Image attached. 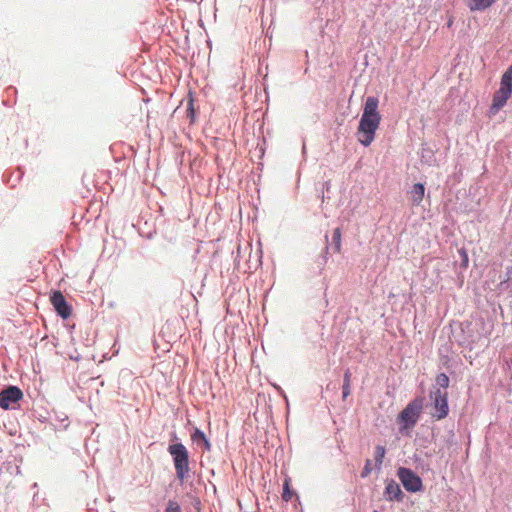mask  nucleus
Masks as SVG:
<instances>
[{"mask_svg": "<svg viewBox=\"0 0 512 512\" xmlns=\"http://www.w3.org/2000/svg\"><path fill=\"white\" fill-rule=\"evenodd\" d=\"M511 94L512 90L500 86V88L493 95L492 104L490 106V113L496 114L502 107H504Z\"/></svg>", "mask_w": 512, "mask_h": 512, "instance_id": "9d476101", "label": "nucleus"}, {"mask_svg": "<svg viewBox=\"0 0 512 512\" xmlns=\"http://www.w3.org/2000/svg\"><path fill=\"white\" fill-rule=\"evenodd\" d=\"M425 187L422 183H415L411 190V200L414 205H419L424 197Z\"/></svg>", "mask_w": 512, "mask_h": 512, "instance_id": "f8f14e48", "label": "nucleus"}, {"mask_svg": "<svg viewBox=\"0 0 512 512\" xmlns=\"http://www.w3.org/2000/svg\"><path fill=\"white\" fill-rule=\"evenodd\" d=\"M351 371L346 369L343 375L342 398L345 400L351 393Z\"/></svg>", "mask_w": 512, "mask_h": 512, "instance_id": "ddd939ff", "label": "nucleus"}, {"mask_svg": "<svg viewBox=\"0 0 512 512\" xmlns=\"http://www.w3.org/2000/svg\"><path fill=\"white\" fill-rule=\"evenodd\" d=\"M50 301L60 317L67 319L71 315V307L60 291H54L50 297Z\"/></svg>", "mask_w": 512, "mask_h": 512, "instance_id": "6e6552de", "label": "nucleus"}, {"mask_svg": "<svg viewBox=\"0 0 512 512\" xmlns=\"http://www.w3.org/2000/svg\"><path fill=\"white\" fill-rule=\"evenodd\" d=\"M386 449L384 446L378 445L375 448L374 460L375 468L381 470L383 459L385 457Z\"/></svg>", "mask_w": 512, "mask_h": 512, "instance_id": "4468645a", "label": "nucleus"}, {"mask_svg": "<svg viewBox=\"0 0 512 512\" xmlns=\"http://www.w3.org/2000/svg\"><path fill=\"white\" fill-rule=\"evenodd\" d=\"M201 444L204 446V449H206L208 451L210 450L211 444L206 437L202 440Z\"/></svg>", "mask_w": 512, "mask_h": 512, "instance_id": "5701e85b", "label": "nucleus"}, {"mask_svg": "<svg viewBox=\"0 0 512 512\" xmlns=\"http://www.w3.org/2000/svg\"><path fill=\"white\" fill-rule=\"evenodd\" d=\"M187 116L190 117L191 120L194 119V108H193V101L190 100L187 107Z\"/></svg>", "mask_w": 512, "mask_h": 512, "instance_id": "412c9836", "label": "nucleus"}, {"mask_svg": "<svg viewBox=\"0 0 512 512\" xmlns=\"http://www.w3.org/2000/svg\"><path fill=\"white\" fill-rule=\"evenodd\" d=\"M423 409V398L416 397L410 401L398 416V423L402 428H413Z\"/></svg>", "mask_w": 512, "mask_h": 512, "instance_id": "7ed1b4c3", "label": "nucleus"}, {"mask_svg": "<svg viewBox=\"0 0 512 512\" xmlns=\"http://www.w3.org/2000/svg\"><path fill=\"white\" fill-rule=\"evenodd\" d=\"M436 383L439 388H443V391H446L449 386V377L445 373H440L436 377Z\"/></svg>", "mask_w": 512, "mask_h": 512, "instance_id": "dca6fc26", "label": "nucleus"}, {"mask_svg": "<svg viewBox=\"0 0 512 512\" xmlns=\"http://www.w3.org/2000/svg\"><path fill=\"white\" fill-rule=\"evenodd\" d=\"M173 439H176V440L178 439L177 435L175 433L173 434Z\"/></svg>", "mask_w": 512, "mask_h": 512, "instance_id": "b1692460", "label": "nucleus"}, {"mask_svg": "<svg viewBox=\"0 0 512 512\" xmlns=\"http://www.w3.org/2000/svg\"><path fill=\"white\" fill-rule=\"evenodd\" d=\"M397 476L403 487L411 493L422 491L423 483L421 478L410 468L400 467Z\"/></svg>", "mask_w": 512, "mask_h": 512, "instance_id": "20e7f679", "label": "nucleus"}, {"mask_svg": "<svg viewBox=\"0 0 512 512\" xmlns=\"http://www.w3.org/2000/svg\"><path fill=\"white\" fill-rule=\"evenodd\" d=\"M341 229L339 227L335 228L333 230L332 234V243L331 248L333 249L334 253H339L341 251ZM330 249V245L327 244L324 248L323 255L319 257L318 260V267L320 268V271L323 269L325 264L327 263L328 257L327 253Z\"/></svg>", "mask_w": 512, "mask_h": 512, "instance_id": "0eeeda50", "label": "nucleus"}, {"mask_svg": "<svg viewBox=\"0 0 512 512\" xmlns=\"http://www.w3.org/2000/svg\"><path fill=\"white\" fill-rule=\"evenodd\" d=\"M470 11H484L491 7L497 0H466Z\"/></svg>", "mask_w": 512, "mask_h": 512, "instance_id": "9b49d317", "label": "nucleus"}, {"mask_svg": "<svg viewBox=\"0 0 512 512\" xmlns=\"http://www.w3.org/2000/svg\"><path fill=\"white\" fill-rule=\"evenodd\" d=\"M325 186L328 188V187H329V182H326V183H325Z\"/></svg>", "mask_w": 512, "mask_h": 512, "instance_id": "393cba45", "label": "nucleus"}, {"mask_svg": "<svg viewBox=\"0 0 512 512\" xmlns=\"http://www.w3.org/2000/svg\"><path fill=\"white\" fill-rule=\"evenodd\" d=\"M371 472H372V463H371V460L367 459L365 461L364 468L361 472V477L366 478L370 475Z\"/></svg>", "mask_w": 512, "mask_h": 512, "instance_id": "aec40b11", "label": "nucleus"}, {"mask_svg": "<svg viewBox=\"0 0 512 512\" xmlns=\"http://www.w3.org/2000/svg\"><path fill=\"white\" fill-rule=\"evenodd\" d=\"M167 451L172 457L177 479L184 482L190 473V460L187 448L182 443H173L168 446Z\"/></svg>", "mask_w": 512, "mask_h": 512, "instance_id": "f03ea898", "label": "nucleus"}, {"mask_svg": "<svg viewBox=\"0 0 512 512\" xmlns=\"http://www.w3.org/2000/svg\"><path fill=\"white\" fill-rule=\"evenodd\" d=\"M164 512H182L178 502L169 500Z\"/></svg>", "mask_w": 512, "mask_h": 512, "instance_id": "6ab92c4d", "label": "nucleus"}, {"mask_svg": "<svg viewBox=\"0 0 512 512\" xmlns=\"http://www.w3.org/2000/svg\"><path fill=\"white\" fill-rule=\"evenodd\" d=\"M292 498V491L290 490V484L289 479H285L283 484V493H282V499L284 501H290Z\"/></svg>", "mask_w": 512, "mask_h": 512, "instance_id": "f3484780", "label": "nucleus"}, {"mask_svg": "<svg viewBox=\"0 0 512 512\" xmlns=\"http://www.w3.org/2000/svg\"><path fill=\"white\" fill-rule=\"evenodd\" d=\"M23 398L22 390L17 386H9L0 392V407L8 410L11 404L17 403Z\"/></svg>", "mask_w": 512, "mask_h": 512, "instance_id": "423d86ee", "label": "nucleus"}, {"mask_svg": "<svg viewBox=\"0 0 512 512\" xmlns=\"http://www.w3.org/2000/svg\"><path fill=\"white\" fill-rule=\"evenodd\" d=\"M379 99L375 96L367 97L363 113L357 129L359 143L368 147L375 139V134L381 122V115L378 112Z\"/></svg>", "mask_w": 512, "mask_h": 512, "instance_id": "f257e3e1", "label": "nucleus"}, {"mask_svg": "<svg viewBox=\"0 0 512 512\" xmlns=\"http://www.w3.org/2000/svg\"><path fill=\"white\" fill-rule=\"evenodd\" d=\"M383 496L385 500L389 502H402L404 500L405 495L401 490L400 485L395 480L389 479L386 481Z\"/></svg>", "mask_w": 512, "mask_h": 512, "instance_id": "1a4fd4ad", "label": "nucleus"}, {"mask_svg": "<svg viewBox=\"0 0 512 512\" xmlns=\"http://www.w3.org/2000/svg\"><path fill=\"white\" fill-rule=\"evenodd\" d=\"M500 86L512 90V64L503 73V75L501 77Z\"/></svg>", "mask_w": 512, "mask_h": 512, "instance_id": "2eb2a0df", "label": "nucleus"}, {"mask_svg": "<svg viewBox=\"0 0 512 512\" xmlns=\"http://www.w3.org/2000/svg\"><path fill=\"white\" fill-rule=\"evenodd\" d=\"M430 398L433 400L434 410L432 416L437 420L444 419L449 413L448 393L436 388L430 392Z\"/></svg>", "mask_w": 512, "mask_h": 512, "instance_id": "39448f33", "label": "nucleus"}, {"mask_svg": "<svg viewBox=\"0 0 512 512\" xmlns=\"http://www.w3.org/2000/svg\"><path fill=\"white\" fill-rule=\"evenodd\" d=\"M206 437L203 431L198 428L194 429V432L191 435V439L197 445H201L202 440Z\"/></svg>", "mask_w": 512, "mask_h": 512, "instance_id": "a211bd4d", "label": "nucleus"}, {"mask_svg": "<svg viewBox=\"0 0 512 512\" xmlns=\"http://www.w3.org/2000/svg\"><path fill=\"white\" fill-rule=\"evenodd\" d=\"M373 512H378L377 510H374Z\"/></svg>", "mask_w": 512, "mask_h": 512, "instance_id": "a878e982", "label": "nucleus"}, {"mask_svg": "<svg viewBox=\"0 0 512 512\" xmlns=\"http://www.w3.org/2000/svg\"><path fill=\"white\" fill-rule=\"evenodd\" d=\"M459 253H460L461 257H462V264H463V266L466 267L467 264H468L467 252L465 251V249H461V250H459Z\"/></svg>", "mask_w": 512, "mask_h": 512, "instance_id": "4be33fe9", "label": "nucleus"}]
</instances>
